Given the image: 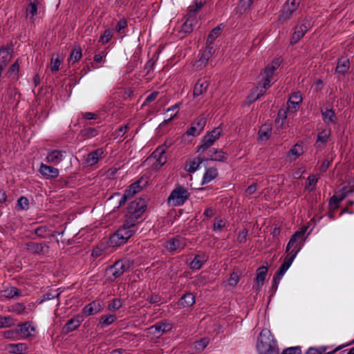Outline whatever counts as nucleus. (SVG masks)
I'll list each match as a JSON object with an SVG mask.
<instances>
[{
	"mask_svg": "<svg viewBox=\"0 0 354 354\" xmlns=\"http://www.w3.org/2000/svg\"><path fill=\"white\" fill-rule=\"evenodd\" d=\"M281 60L279 58H277L274 59L265 68L264 71L261 73L263 76L262 80L259 82V85L247 97L249 103L257 100L265 94L266 90L271 86V82L273 80L275 70L279 68Z\"/></svg>",
	"mask_w": 354,
	"mask_h": 354,
	"instance_id": "obj_1",
	"label": "nucleus"
},
{
	"mask_svg": "<svg viewBox=\"0 0 354 354\" xmlns=\"http://www.w3.org/2000/svg\"><path fill=\"white\" fill-rule=\"evenodd\" d=\"M306 230L297 231L290 237L286 248V257L283 260V269L290 267L297 254L302 248L303 243L305 241Z\"/></svg>",
	"mask_w": 354,
	"mask_h": 354,
	"instance_id": "obj_2",
	"label": "nucleus"
},
{
	"mask_svg": "<svg viewBox=\"0 0 354 354\" xmlns=\"http://www.w3.org/2000/svg\"><path fill=\"white\" fill-rule=\"evenodd\" d=\"M257 351L259 354H279L276 340L268 329H263L257 342Z\"/></svg>",
	"mask_w": 354,
	"mask_h": 354,
	"instance_id": "obj_3",
	"label": "nucleus"
},
{
	"mask_svg": "<svg viewBox=\"0 0 354 354\" xmlns=\"http://www.w3.org/2000/svg\"><path fill=\"white\" fill-rule=\"evenodd\" d=\"M136 230V223L126 219L123 225L111 236V245L115 247L124 244Z\"/></svg>",
	"mask_w": 354,
	"mask_h": 354,
	"instance_id": "obj_4",
	"label": "nucleus"
},
{
	"mask_svg": "<svg viewBox=\"0 0 354 354\" xmlns=\"http://www.w3.org/2000/svg\"><path fill=\"white\" fill-rule=\"evenodd\" d=\"M146 209L147 205L145 201L142 198H136L129 204L127 208L126 219L136 223L137 219L141 216Z\"/></svg>",
	"mask_w": 354,
	"mask_h": 354,
	"instance_id": "obj_5",
	"label": "nucleus"
},
{
	"mask_svg": "<svg viewBox=\"0 0 354 354\" xmlns=\"http://www.w3.org/2000/svg\"><path fill=\"white\" fill-rule=\"evenodd\" d=\"M223 132V129L218 126L212 131L207 132L203 138L200 145L198 146V152H204L209 147L212 146L214 142L218 140Z\"/></svg>",
	"mask_w": 354,
	"mask_h": 354,
	"instance_id": "obj_6",
	"label": "nucleus"
},
{
	"mask_svg": "<svg viewBox=\"0 0 354 354\" xmlns=\"http://www.w3.org/2000/svg\"><path fill=\"white\" fill-rule=\"evenodd\" d=\"M300 0H287L282 6L279 17V21H287L290 19L299 8Z\"/></svg>",
	"mask_w": 354,
	"mask_h": 354,
	"instance_id": "obj_7",
	"label": "nucleus"
},
{
	"mask_svg": "<svg viewBox=\"0 0 354 354\" xmlns=\"http://www.w3.org/2000/svg\"><path fill=\"white\" fill-rule=\"evenodd\" d=\"M189 196V194L185 187H178L171 192L168 201L174 206H179L183 205Z\"/></svg>",
	"mask_w": 354,
	"mask_h": 354,
	"instance_id": "obj_8",
	"label": "nucleus"
},
{
	"mask_svg": "<svg viewBox=\"0 0 354 354\" xmlns=\"http://www.w3.org/2000/svg\"><path fill=\"white\" fill-rule=\"evenodd\" d=\"M140 190L141 187L140 185V182L137 181L131 184L129 188L127 189L122 195L120 194V193L116 192L109 199L111 200L115 197H119L120 198L118 199V205L117 206V208H119L123 205L129 198H131Z\"/></svg>",
	"mask_w": 354,
	"mask_h": 354,
	"instance_id": "obj_9",
	"label": "nucleus"
},
{
	"mask_svg": "<svg viewBox=\"0 0 354 354\" xmlns=\"http://www.w3.org/2000/svg\"><path fill=\"white\" fill-rule=\"evenodd\" d=\"M133 265V261L124 259L115 262V263L110 267V272L113 277V279H116L124 274V272L128 270Z\"/></svg>",
	"mask_w": 354,
	"mask_h": 354,
	"instance_id": "obj_10",
	"label": "nucleus"
},
{
	"mask_svg": "<svg viewBox=\"0 0 354 354\" xmlns=\"http://www.w3.org/2000/svg\"><path fill=\"white\" fill-rule=\"evenodd\" d=\"M353 344L354 339L345 345H340L335 348V349L328 352H326V351L329 348L328 346H322L319 347H310L305 354H335L336 352L340 351L343 348L352 345Z\"/></svg>",
	"mask_w": 354,
	"mask_h": 354,
	"instance_id": "obj_11",
	"label": "nucleus"
},
{
	"mask_svg": "<svg viewBox=\"0 0 354 354\" xmlns=\"http://www.w3.org/2000/svg\"><path fill=\"white\" fill-rule=\"evenodd\" d=\"M206 124V118L200 115L192 124L191 127L187 130V134L188 136H196L199 135L203 130Z\"/></svg>",
	"mask_w": 354,
	"mask_h": 354,
	"instance_id": "obj_12",
	"label": "nucleus"
},
{
	"mask_svg": "<svg viewBox=\"0 0 354 354\" xmlns=\"http://www.w3.org/2000/svg\"><path fill=\"white\" fill-rule=\"evenodd\" d=\"M206 3V0H194V5L189 7L188 12L185 15V22H193L196 21V15L200 9Z\"/></svg>",
	"mask_w": 354,
	"mask_h": 354,
	"instance_id": "obj_13",
	"label": "nucleus"
},
{
	"mask_svg": "<svg viewBox=\"0 0 354 354\" xmlns=\"http://www.w3.org/2000/svg\"><path fill=\"white\" fill-rule=\"evenodd\" d=\"M172 329V324L167 321H162L156 323L148 328L150 333L160 336Z\"/></svg>",
	"mask_w": 354,
	"mask_h": 354,
	"instance_id": "obj_14",
	"label": "nucleus"
},
{
	"mask_svg": "<svg viewBox=\"0 0 354 354\" xmlns=\"http://www.w3.org/2000/svg\"><path fill=\"white\" fill-rule=\"evenodd\" d=\"M17 326L20 339H25L33 336L32 333L36 331L35 327L29 322L19 324Z\"/></svg>",
	"mask_w": 354,
	"mask_h": 354,
	"instance_id": "obj_15",
	"label": "nucleus"
},
{
	"mask_svg": "<svg viewBox=\"0 0 354 354\" xmlns=\"http://www.w3.org/2000/svg\"><path fill=\"white\" fill-rule=\"evenodd\" d=\"M66 152L63 150H52L46 155V161L53 165H58L65 159Z\"/></svg>",
	"mask_w": 354,
	"mask_h": 354,
	"instance_id": "obj_16",
	"label": "nucleus"
},
{
	"mask_svg": "<svg viewBox=\"0 0 354 354\" xmlns=\"http://www.w3.org/2000/svg\"><path fill=\"white\" fill-rule=\"evenodd\" d=\"M39 171L46 179L55 178L59 174L58 169L44 163L41 164Z\"/></svg>",
	"mask_w": 354,
	"mask_h": 354,
	"instance_id": "obj_17",
	"label": "nucleus"
},
{
	"mask_svg": "<svg viewBox=\"0 0 354 354\" xmlns=\"http://www.w3.org/2000/svg\"><path fill=\"white\" fill-rule=\"evenodd\" d=\"M12 48L2 46L0 48V67L3 70L12 59Z\"/></svg>",
	"mask_w": 354,
	"mask_h": 354,
	"instance_id": "obj_18",
	"label": "nucleus"
},
{
	"mask_svg": "<svg viewBox=\"0 0 354 354\" xmlns=\"http://www.w3.org/2000/svg\"><path fill=\"white\" fill-rule=\"evenodd\" d=\"M209 86V82L207 80L204 78L199 79L193 88L194 97H197L206 93Z\"/></svg>",
	"mask_w": 354,
	"mask_h": 354,
	"instance_id": "obj_19",
	"label": "nucleus"
},
{
	"mask_svg": "<svg viewBox=\"0 0 354 354\" xmlns=\"http://www.w3.org/2000/svg\"><path fill=\"white\" fill-rule=\"evenodd\" d=\"M302 97L300 92H295L290 97L287 103V111L294 113L296 111L297 106L301 102Z\"/></svg>",
	"mask_w": 354,
	"mask_h": 354,
	"instance_id": "obj_20",
	"label": "nucleus"
},
{
	"mask_svg": "<svg viewBox=\"0 0 354 354\" xmlns=\"http://www.w3.org/2000/svg\"><path fill=\"white\" fill-rule=\"evenodd\" d=\"M194 29L192 24H176L174 31L180 38H183L187 34L192 32Z\"/></svg>",
	"mask_w": 354,
	"mask_h": 354,
	"instance_id": "obj_21",
	"label": "nucleus"
},
{
	"mask_svg": "<svg viewBox=\"0 0 354 354\" xmlns=\"http://www.w3.org/2000/svg\"><path fill=\"white\" fill-rule=\"evenodd\" d=\"M165 145L159 146L153 153L152 157L156 160L158 165V167H161L167 162V157L165 156Z\"/></svg>",
	"mask_w": 354,
	"mask_h": 354,
	"instance_id": "obj_22",
	"label": "nucleus"
},
{
	"mask_svg": "<svg viewBox=\"0 0 354 354\" xmlns=\"http://www.w3.org/2000/svg\"><path fill=\"white\" fill-rule=\"evenodd\" d=\"M186 243L183 238L175 237L166 243L165 248L169 251H175L183 249Z\"/></svg>",
	"mask_w": 354,
	"mask_h": 354,
	"instance_id": "obj_23",
	"label": "nucleus"
},
{
	"mask_svg": "<svg viewBox=\"0 0 354 354\" xmlns=\"http://www.w3.org/2000/svg\"><path fill=\"white\" fill-rule=\"evenodd\" d=\"M304 152V147L301 144H295L286 153V158L288 161L296 160Z\"/></svg>",
	"mask_w": 354,
	"mask_h": 354,
	"instance_id": "obj_24",
	"label": "nucleus"
},
{
	"mask_svg": "<svg viewBox=\"0 0 354 354\" xmlns=\"http://www.w3.org/2000/svg\"><path fill=\"white\" fill-rule=\"evenodd\" d=\"M102 309L101 304L99 301H93L86 305L82 310V313L86 317L93 315Z\"/></svg>",
	"mask_w": 354,
	"mask_h": 354,
	"instance_id": "obj_25",
	"label": "nucleus"
},
{
	"mask_svg": "<svg viewBox=\"0 0 354 354\" xmlns=\"http://www.w3.org/2000/svg\"><path fill=\"white\" fill-rule=\"evenodd\" d=\"M306 24H299L295 27V30L290 39V44H296L306 33L308 30Z\"/></svg>",
	"mask_w": 354,
	"mask_h": 354,
	"instance_id": "obj_26",
	"label": "nucleus"
},
{
	"mask_svg": "<svg viewBox=\"0 0 354 354\" xmlns=\"http://www.w3.org/2000/svg\"><path fill=\"white\" fill-rule=\"evenodd\" d=\"M104 152L102 149H97L86 155L85 162L88 166H93L102 158Z\"/></svg>",
	"mask_w": 354,
	"mask_h": 354,
	"instance_id": "obj_27",
	"label": "nucleus"
},
{
	"mask_svg": "<svg viewBox=\"0 0 354 354\" xmlns=\"http://www.w3.org/2000/svg\"><path fill=\"white\" fill-rule=\"evenodd\" d=\"M205 161H207L205 158H194L186 163L185 169L189 173H194L197 171L200 165Z\"/></svg>",
	"mask_w": 354,
	"mask_h": 354,
	"instance_id": "obj_28",
	"label": "nucleus"
},
{
	"mask_svg": "<svg viewBox=\"0 0 354 354\" xmlns=\"http://www.w3.org/2000/svg\"><path fill=\"white\" fill-rule=\"evenodd\" d=\"M208 257L205 253L196 254L189 263L192 270H199L205 262L207 261Z\"/></svg>",
	"mask_w": 354,
	"mask_h": 354,
	"instance_id": "obj_29",
	"label": "nucleus"
},
{
	"mask_svg": "<svg viewBox=\"0 0 354 354\" xmlns=\"http://www.w3.org/2000/svg\"><path fill=\"white\" fill-rule=\"evenodd\" d=\"M254 0H239L236 8V14L242 15L248 13L252 7Z\"/></svg>",
	"mask_w": 354,
	"mask_h": 354,
	"instance_id": "obj_30",
	"label": "nucleus"
},
{
	"mask_svg": "<svg viewBox=\"0 0 354 354\" xmlns=\"http://www.w3.org/2000/svg\"><path fill=\"white\" fill-rule=\"evenodd\" d=\"M28 349V346L25 343L9 344L6 346V350L13 354H24Z\"/></svg>",
	"mask_w": 354,
	"mask_h": 354,
	"instance_id": "obj_31",
	"label": "nucleus"
},
{
	"mask_svg": "<svg viewBox=\"0 0 354 354\" xmlns=\"http://www.w3.org/2000/svg\"><path fill=\"white\" fill-rule=\"evenodd\" d=\"M207 160L225 162L227 159V154L221 149H214L210 151Z\"/></svg>",
	"mask_w": 354,
	"mask_h": 354,
	"instance_id": "obj_32",
	"label": "nucleus"
},
{
	"mask_svg": "<svg viewBox=\"0 0 354 354\" xmlns=\"http://www.w3.org/2000/svg\"><path fill=\"white\" fill-rule=\"evenodd\" d=\"M82 319L80 316L71 319L64 326L63 330L66 333H71L77 329L81 324Z\"/></svg>",
	"mask_w": 354,
	"mask_h": 354,
	"instance_id": "obj_33",
	"label": "nucleus"
},
{
	"mask_svg": "<svg viewBox=\"0 0 354 354\" xmlns=\"http://www.w3.org/2000/svg\"><path fill=\"white\" fill-rule=\"evenodd\" d=\"M350 68L349 59L346 57H342L339 59L335 72L339 75H344Z\"/></svg>",
	"mask_w": 354,
	"mask_h": 354,
	"instance_id": "obj_34",
	"label": "nucleus"
},
{
	"mask_svg": "<svg viewBox=\"0 0 354 354\" xmlns=\"http://www.w3.org/2000/svg\"><path fill=\"white\" fill-rule=\"evenodd\" d=\"M218 176L217 169L214 167H210L205 170L203 179L202 185H205L215 179Z\"/></svg>",
	"mask_w": 354,
	"mask_h": 354,
	"instance_id": "obj_35",
	"label": "nucleus"
},
{
	"mask_svg": "<svg viewBox=\"0 0 354 354\" xmlns=\"http://www.w3.org/2000/svg\"><path fill=\"white\" fill-rule=\"evenodd\" d=\"M321 112L322 115V119L326 124H333L335 122L336 115L333 109H322Z\"/></svg>",
	"mask_w": 354,
	"mask_h": 354,
	"instance_id": "obj_36",
	"label": "nucleus"
},
{
	"mask_svg": "<svg viewBox=\"0 0 354 354\" xmlns=\"http://www.w3.org/2000/svg\"><path fill=\"white\" fill-rule=\"evenodd\" d=\"M195 302V296L191 293L188 292L185 294L180 301V305L183 307H189L192 306Z\"/></svg>",
	"mask_w": 354,
	"mask_h": 354,
	"instance_id": "obj_37",
	"label": "nucleus"
},
{
	"mask_svg": "<svg viewBox=\"0 0 354 354\" xmlns=\"http://www.w3.org/2000/svg\"><path fill=\"white\" fill-rule=\"evenodd\" d=\"M222 28L221 25L216 26L214 28L209 34L206 44L208 47H209L215 41V39L218 37V35L221 34Z\"/></svg>",
	"mask_w": 354,
	"mask_h": 354,
	"instance_id": "obj_38",
	"label": "nucleus"
},
{
	"mask_svg": "<svg viewBox=\"0 0 354 354\" xmlns=\"http://www.w3.org/2000/svg\"><path fill=\"white\" fill-rule=\"evenodd\" d=\"M272 128L268 124L263 125L259 131V139L260 140H266L271 135Z\"/></svg>",
	"mask_w": 354,
	"mask_h": 354,
	"instance_id": "obj_39",
	"label": "nucleus"
},
{
	"mask_svg": "<svg viewBox=\"0 0 354 354\" xmlns=\"http://www.w3.org/2000/svg\"><path fill=\"white\" fill-rule=\"evenodd\" d=\"M26 249L35 254H39L43 252L44 245L41 243L35 242H28L26 244Z\"/></svg>",
	"mask_w": 354,
	"mask_h": 354,
	"instance_id": "obj_40",
	"label": "nucleus"
},
{
	"mask_svg": "<svg viewBox=\"0 0 354 354\" xmlns=\"http://www.w3.org/2000/svg\"><path fill=\"white\" fill-rule=\"evenodd\" d=\"M268 272V268L266 266H261L257 270L256 281L258 286H262Z\"/></svg>",
	"mask_w": 354,
	"mask_h": 354,
	"instance_id": "obj_41",
	"label": "nucleus"
},
{
	"mask_svg": "<svg viewBox=\"0 0 354 354\" xmlns=\"http://www.w3.org/2000/svg\"><path fill=\"white\" fill-rule=\"evenodd\" d=\"M117 319V317L115 315H103L100 317L99 321V325L104 328L105 326H109L113 322H115Z\"/></svg>",
	"mask_w": 354,
	"mask_h": 354,
	"instance_id": "obj_42",
	"label": "nucleus"
},
{
	"mask_svg": "<svg viewBox=\"0 0 354 354\" xmlns=\"http://www.w3.org/2000/svg\"><path fill=\"white\" fill-rule=\"evenodd\" d=\"M21 294L20 290L15 287L8 288L1 291V296L6 298H13L15 296L21 295Z\"/></svg>",
	"mask_w": 354,
	"mask_h": 354,
	"instance_id": "obj_43",
	"label": "nucleus"
},
{
	"mask_svg": "<svg viewBox=\"0 0 354 354\" xmlns=\"http://www.w3.org/2000/svg\"><path fill=\"white\" fill-rule=\"evenodd\" d=\"M283 262L282 263V264L280 266L279 270L277 271V272L275 273L274 276V278H273V286H275L276 287H277L278 284L279 283L281 278L283 277V276L284 275V274L286 273V272L288 270V268L290 267H287L284 269H283Z\"/></svg>",
	"mask_w": 354,
	"mask_h": 354,
	"instance_id": "obj_44",
	"label": "nucleus"
},
{
	"mask_svg": "<svg viewBox=\"0 0 354 354\" xmlns=\"http://www.w3.org/2000/svg\"><path fill=\"white\" fill-rule=\"evenodd\" d=\"M353 189L351 186H344L342 189L339 190L335 194L339 197V199L343 201L347 196L353 192Z\"/></svg>",
	"mask_w": 354,
	"mask_h": 354,
	"instance_id": "obj_45",
	"label": "nucleus"
},
{
	"mask_svg": "<svg viewBox=\"0 0 354 354\" xmlns=\"http://www.w3.org/2000/svg\"><path fill=\"white\" fill-rule=\"evenodd\" d=\"M82 57V51L80 48H74L70 55L68 59L69 63L74 64L77 61L80 60Z\"/></svg>",
	"mask_w": 354,
	"mask_h": 354,
	"instance_id": "obj_46",
	"label": "nucleus"
},
{
	"mask_svg": "<svg viewBox=\"0 0 354 354\" xmlns=\"http://www.w3.org/2000/svg\"><path fill=\"white\" fill-rule=\"evenodd\" d=\"M37 4L38 2L35 1L34 2H31L26 8V15L30 17V19H32L34 15H35L37 12Z\"/></svg>",
	"mask_w": 354,
	"mask_h": 354,
	"instance_id": "obj_47",
	"label": "nucleus"
},
{
	"mask_svg": "<svg viewBox=\"0 0 354 354\" xmlns=\"http://www.w3.org/2000/svg\"><path fill=\"white\" fill-rule=\"evenodd\" d=\"M179 107H180V104H175L174 105L169 107L167 109V111H166L167 113H169V112H174V113H171L170 114L169 117L167 119L165 120V121H164L165 123H168L169 121H171L176 117V115L179 110Z\"/></svg>",
	"mask_w": 354,
	"mask_h": 354,
	"instance_id": "obj_48",
	"label": "nucleus"
},
{
	"mask_svg": "<svg viewBox=\"0 0 354 354\" xmlns=\"http://www.w3.org/2000/svg\"><path fill=\"white\" fill-rule=\"evenodd\" d=\"M3 337L6 339H10L14 341L20 339L17 328L5 331L3 333Z\"/></svg>",
	"mask_w": 354,
	"mask_h": 354,
	"instance_id": "obj_49",
	"label": "nucleus"
},
{
	"mask_svg": "<svg viewBox=\"0 0 354 354\" xmlns=\"http://www.w3.org/2000/svg\"><path fill=\"white\" fill-rule=\"evenodd\" d=\"M330 135V130L324 129V130L319 132V133L317 135V143L322 142L323 144H325L327 142Z\"/></svg>",
	"mask_w": 354,
	"mask_h": 354,
	"instance_id": "obj_50",
	"label": "nucleus"
},
{
	"mask_svg": "<svg viewBox=\"0 0 354 354\" xmlns=\"http://www.w3.org/2000/svg\"><path fill=\"white\" fill-rule=\"evenodd\" d=\"M14 324V319L10 316L0 317V328H1L10 327Z\"/></svg>",
	"mask_w": 354,
	"mask_h": 354,
	"instance_id": "obj_51",
	"label": "nucleus"
},
{
	"mask_svg": "<svg viewBox=\"0 0 354 354\" xmlns=\"http://www.w3.org/2000/svg\"><path fill=\"white\" fill-rule=\"evenodd\" d=\"M112 36H113L112 30L110 29H107L100 36L99 42L102 43V44H105L111 40V39L112 38Z\"/></svg>",
	"mask_w": 354,
	"mask_h": 354,
	"instance_id": "obj_52",
	"label": "nucleus"
},
{
	"mask_svg": "<svg viewBox=\"0 0 354 354\" xmlns=\"http://www.w3.org/2000/svg\"><path fill=\"white\" fill-rule=\"evenodd\" d=\"M225 225V221L223 219L216 218L213 225V231L215 232H221Z\"/></svg>",
	"mask_w": 354,
	"mask_h": 354,
	"instance_id": "obj_53",
	"label": "nucleus"
},
{
	"mask_svg": "<svg viewBox=\"0 0 354 354\" xmlns=\"http://www.w3.org/2000/svg\"><path fill=\"white\" fill-rule=\"evenodd\" d=\"M122 306V301L120 299H114L108 306V309L115 311L120 309Z\"/></svg>",
	"mask_w": 354,
	"mask_h": 354,
	"instance_id": "obj_54",
	"label": "nucleus"
},
{
	"mask_svg": "<svg viewBox=\"0 0 354 354\" xmlns=\"http://www.w3.org/2000/svg\"><path fill=\"white\" fill-rule=\"evenodd\" d=\"M207 48H208V50H205L203 53L201 58L198 60V62L201 63V65H202V64L205 65L211 57V55H212L211 50L212 48L207 46Z\"/></svg>",
	"mask_w": 354,
	"mask_h": 354,
	"instance_id": "obj_55",
	"label": "nucleus"
},
{
	"mask_svg": "<svg viewBox=\"0 0 354 354\" xmlns=\"http://www.w3.org/2000/svg\"><path fill=\"white\" fill-rule=\"evenodd\" d=\"M61 62L58 57H53L50 60V70L52 72H57L60 66Z\"/></svg>",
	"mask_w": 354,
	"mask_h": 354,
	"instance_id": "obj_56",
	"label": "nucleus"
},
{
	"mask_svg": "<svg viewBox=\"0 0 354 354\" xmlns=\"http://www.w3.org/2000/svg\"><path fill=\"white\" fill-rule=\"evenodd\" d=\"M17 205L21 209H27L29 207L28 199L24 196H21L18 199Z\"/></svg>",
	"mask_w": 354,
	"mask_h": 354,
	"instance_id": "obj_57",
	"label": "nucleus"
},
{
	"mask_svg": "<svg viewBox=\"0 0 354 354\" xmlns=\"http://www.w3.org/2000/svg\"><path fill=\"white\" fill-rule=\"evenodd\" d=\"M159 93L158 91H154L149 94L143 102L142 106H145L148 105L149 103L153 102L158 95Z\"/></svg>",
	"mask_w": 354,
	"mask_h": 354,
	"instance_id": "obj_58",
	"label": "nucleus"
},
{
	"mask_svg": "<svg viewBox=\"0 0 354 354\" xmlns=\"http://www.w3.org/2000/svg\"><path fill=\"white\" fill-rule=\"evenodd\" d=\"M248 233V232L246 229L241 230L237 236V241L240 243H245L247 240Z\"/></svg>",
	"mask_w": 354,
	"mask_h": 354,
	"instance_id": "obj_59",
	"label": "nucleus"
},
{
	"mask_svg": "<svg viewBox=\"0 0 354 354\" xmlns=\"http://www.w3.org/2000/svg\"><path fill=\"white\" fill-rule=\"evenodd\" d=\"M281 354H301L300 347H290L285 349Z\"/></svg>",
	"mask_w": 354,
	"mask_h": 354,
	"instance_id": "obj_60",
	"label": "nucleus"
},
{
	"mask_svg": "<svg viewBox=\"0 0 354 354\" xmlns=\"http://www.w3.org/2000/svg\"><path fill=\"white\" fill-rule=\"evenodd\" d=\"M209 344V340L207 338H203L200 339L199 341L196 342L195 347L197 349L203 350Z\"/></svg>",
	"mask_w": 354,
	"mask_h": 354,
	"instance_id": "obj_61",
	"label": "nucleus"
},
{
	"mask_svg": "<svg viewBox=\"0 0 354 354\" xmlns=\"http://www.w3.org/2000/svg\"><path fill=\"white\" fill-rule=\"evenodd\" d=\"M342 200L339 199V197L335 194L330 198L329 201V205L332 208L335 209L338 207L339 203Z\"/></svg>",
	"mask_w": 354,
	"mask_h": 354,
	"instance_id": "obj_62",
	"label": "nucleus"
},
{
	"mask_svg": "<svg viewBox=\"0 0 354 354\" xmlns=\"http://www.w3.org/2000/svg\"><path fill=\"white\" fill-rule=\"evenodd\" d=\"M26 309V306L21 303L12 306V310L17 314H21Z\"/></svg>",
	"mask_w": 354,
	"mask_h": 354,
	"instance_id": "obj_63",
	"label": "nucleus"
},
{
	"mask_svg": "<svg viewBox=\"0 0 354 354\" xmlns=\"http://www.w3.org/2000/svg\"><path fill=\"white\" fill-rule=\"evenodd\" d=\"M128 129L129 127L127 125L120 127L115 131V138H122L125 134Z\"/></svg>",
	"mask_w": 354,
	"mask_h": 354,
	"instance_id": "obj_64",
	"label": "nucleus"
}]
</instances>
